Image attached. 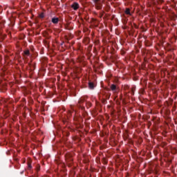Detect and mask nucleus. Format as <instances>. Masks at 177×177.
Wrapping results in <instances>:
<instances>
[{
  "label": "nucleus",
  "mask_w": 177,
  "mask_h": 177,
  "mask_svg": "<svg viewBox=\"0 0 177 177\" xmlns=\"http://www.w3.org/2000/svg\"><path fill=\"white\" fill-rule=\"evenodd\" d=\"M2 7H0V9H1Z\"/></svg>",
  "instance_id": "6ab92c4d"
},
{
  "label": "nucleus",
  "mask_w": 177,
  "mask_h": 177,
  "mask_svg": "<svg viewBox=\"0 0 177 177\" xmlns=\"http://www.w3.org/2000/svg\"><path fill=\"white\" fill-rule=\"evenodd\" d=\"M103 17V15H100V17Z\"/></svg>",
  "instance_id": "a211bd4d"
},
{
  "label": "nucleus",
  "mask_w": 177,
  "mask_h": 177,
  "mask_svg": "<svg viewBox=\"0 0 177 177\" xmlns=\"http://www.w3.org/2000/svg\"><path fill=\"white\" fill-rule=\"evenodd\" d=\"M65 158L68 162H73V153H67L65 155Z\"/></svg>",
  "instance_id": "7ed1b4c3"
},
{
  "label": "nucleus",
  "mask_w": 177,
  "mask_h": 177,
  "mask_svg": "<svg viewBox=\"0 0 177 177\" xmlns=\"http://www.w3.org/2000/svg\"><path fill=\"white\" fill-rule=\"evenodd\" d=\"M78 107H80V109H81L82 110H85V106H84V103H85V106L86 107H87V109H89V107H91V106H92V104L88 101H85V99L84 98H81L80 100H79L78 102Z\"/></svg>",
  "instance_id": "f257e3e1"
},
{
  "label": "nucleus",
  "mask_w": 177,
  "mask_h": 177,
  "mask_svg": "<svg viewBox=\"0 0 177 177\" xmlns=\"http://www.w3.org/2000/svg\"><path fill=\"white\" fill-rule=\"evenodd\" d=\"M73 113H74V110L73 109V111L72 110H69L68 111V116L70 117V115H71V114H73Z\"/></svg>",
  "instance_id": "f8f14e48"
},
{
  "label": "nucleus",
  "mask_w": 177,
  "mask_h": 177,
  "mask_svg": "<svg viewBox=\"0 0 177 177\" xmlns=\"http://www.w3.org/2000/svg\"><path fill=\"white\" fill-rule=\"evenodd\" d=\"M31 168H32V167L31 166V164L28 163V169H31Z\"/></svg>",
  "instance_id": "2eb2a0df"
},
{
  "label": "nucleus",
  "mask_w": 177,
  "mask_h": 177,
  "mask_svg": "<svg viewBox=\"0 0 177 177\" xmlns=\"http://www.w3.org/2000/svg\"><path fill=\"white\" fill-rule=\"evenodd\" d=\"M22 55L25 59H27V56H31V53H30V50H25Z\"/></svg>",
  "instance_id": "39448f33"
},
{
  "label": "nucleus",
  "mask_w": 177,
  "mask_h": 177,
  "mask_svg": "<svg viewBox=\"0 0 177 177\" xmlns=\"http://www.w3.org/2000/svg\"><path fill=\"white\" fill-rule=\"evenodd\" d=\"M40 168H41V167L39 165H38L37 167V171H39Z\"/></svg>",
  "instance_id": "dca6fc26"
},
{
  "label": "nucleus",
  "mask_w": 177,
  "mask_h": 177,
  "mask_svg": "<svg viewBox=\"0 0 177 177\" xmlns=\"http://www.w3.org/2000/svg\"><path fill=\"white\" fill-rule=\"evenodd\" d=\"M88 86H89L90 89H93V88H95V85L93 84V82H89Z\"/></svg>",
  "instance_id": "1a4fd4ad"
},
{
  "label": "nucleus",
  "mask_w": 177,
  "mask_h": 177,
  "mask_svg": "<svg viewBox=\"0 0 177 177\" xmlns=\"http://www.w3.org/2000/svg\"><path fill=\"white\" fill-rule=\"evenodd\" d=\"M39 17H40V19H44V17H45V15L44 14V12H41V14H39Z\"/></svg>",
  "instance_id": "9d476101"
},
{
  "label": "nucleus",
  "mask_w": 177,
  "mask_h": 177,
  "mask_svg": "<svg viewBox=\"0 0 177 177\" xmlns=\"http://www.w3.org/2000/svg\"><path fill=\"white\" fill-rule=\"evenodd\" d=\"M51 21L53 24H57V23H59V18L53 17V18H52Z\"/></svg>",
  "instance_id": "423d86ee"
},
{
  "label": "nucleus",
  "mask_w": 177,
  "mask_h": 177,
  "mask_svg": "<svg viewBox=\"0 0 177 177\" xmlns=\"http://www.w3.org/2000/svg\"><path fill=\"white\" fill-rule=\"evenodd\" d=\"M124 13L126 15H129V16H132V14L131 13V10L129 8H126L124 10Z\"/></svg>",
  "instance_id": "6e6552de"
},
{
  "label": "nucleus",
  "mask_w": 177,
  "mask_h": 177,
  "mask_svg": "<svg viewBox=\"0 0 177 177\" xmlns=\"http://www.w3.org/2000/svg\"><path fill=\"white\" fill-rule=\"evenodd\" d=\"M131 95H135V91L133 90V88H132L131 90Z\"/></svg>",
  "instance_id": "4468645a"
},
{
  "label": "nucleus",
  "mask_w": 177,
  "mask_h": 177,
  "mask_svg": "<svg viewBox=\"0 0 177 177\" xmlns=\"http://www.w3.org/2000/svg\"><path fill=\"white\" fill-rule=\"evenodd\" d=\"M104 164H107V161H106L105 159H104Z\"/></svg>",
  "instance_id": "f3484780"
},
{
  "label": "nucleus",
  "mask_w": 177,
  "mask_h": 177,
  "mask_svg": "<svg viewBox=\"0 0 177 177\" xmlns=\"http://www.w3.org/2000/svg\"><path fill=\"white\" fill-rule=\"evenodd\" d=\"M110 88L112 92H117V86L115 84H111Z\"/></svg>",
  "instance_id": "0eeeda50"
},
{
  "label": "nucleus",
  "mask_w": 177,
  "mask_h": 177,
  "mask_svg": "<svg viewBox=\"0 0 177 177\" xmlns=\"http://www.w3.org/2000/svg\"><path fill=\"white\" fill-rule=\"evenodd\" d=\"M164 2V0H158V3H162Z\"/></svg>",
  "instance_id": "ddd939ff"
},
{
  "label": "nucleus",
  "mask_w": 177,
  "mask_h": 177,
  "mask_svg": "<svg viewBox=\"0 0 177 177\" xmlns=\"http://www.w3.org/2000/svg\"><path fill=\"white\" fill-rule=\"evenodd\" d=\"M71 109H72V111H73V108H71Z\"/></svg>",
  "instance_id": "aec40b11"
},
{
  "label": "nucleus",
  "mask_w": 177,
  "mask_h": 177,
  "mask_svg": "<svg viewBox=\"0 0 177 177\" xmlns=\"http://www.w3.org/2000/svg\"><path fill=\"white\" fill-rule=\"evenodd\" d=\"M71 7L72 8V9H73V10H77L80 9V3H78L77 2H74Z\"/></svg>",
  "instance_id": "20e7f679"
},
{
  "label": "nucleus",
  "mask_w": 177,
  "mask_h": 177,
  "mask_svg": "<svg viewBox=\"0 0 177 177\" xmlns=\"http://www.w3.org/2000/svg\"><path fill=\"white\" fill-rule=\"evenodd\" d=\"M29 66L32 70H35V64H29Z\"/></svg>",
  "instance_id": "9b49d317"
},
{
  "label": "nucleus",
  "mask_w": 177,
  "mask_h": 177,
  "mask_svg": "<svg viewBox=\"0 0 177 177\" xmlns=\"http://www.w3.org/2000/svg\"><path fill=\"white\" fill-rule=\"evenodd\" d=\"M93 2L95 3V8L97 9V10H102L103 8V1L101 0H92Z\"/></svg>",
  "instance_id": "f03ea898"
}]
</instances>
